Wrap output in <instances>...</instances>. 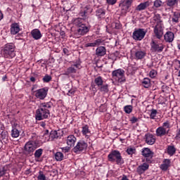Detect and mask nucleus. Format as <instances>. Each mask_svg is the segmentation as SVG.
Instances as JSON below:
<instances>
[{
	"mask_svg": "<svg viewBox=\"0 0 180 180\" xmlns=\"http://www.w3.org/2000/svg\"><path fill=\"white\" fill-rule=\"evenodd\" d=\"M1 55L4 58H13L16 56L15 53V44L13 43L6 44L1 50Z\"/></svg>",
	"mask_w": 180,
	"mask_h": 180,
	"instance_id": "nucleus-1",
	"label": "nucleus"
},
{
	"mask_svg": "<svg viewBox=\"0 0 180 180\" xmlns=\"http://www.w3.org/2000/svg\"><path fill=\"white\" fill-rule=\"evenodd\" d=\"M39 147V143L36 141H28L25 143L24 147V154L30 157L33 155L34 150Z\"/></svg>",
	"mask_w": 180,
	"mask_h": 180,
	"instance_id": "nucleus-2",
	"label": "nucleus"
},
{
	"mask_svg": "<svg viewBox=\"0 0 180 180\" xmlns=\"http://www.w3.org/2000/svg\"><path fill=\"white\" fill-rule=\"evenodd\" d=\"M50 115V110L47 108H38L35 112V119L36 120H44L47 119Z\"/></svg>",
	"mask_w": 180,
	"mask_h": 180,
	"instance_id": "nucleus-3",
	"label": "nucleus"
},
{
	"mask_svg": "<svg viewBox=\"0 0 180 180\" xmlns=\"http://www.w3.org/2000/svg\"><path fill=\"white\" fill-rule=\"evenodd\" d=\"M147 34V31L143 28L135 29L132 34V38L134 40H136L138 41H141L143 40L144 37H146V34Z\"/></svg>",
	"mask_w": 180,
	"mask_h": 180,
	"instance_id": "nucleus-4",
	"label": "nucleus"
},
{
	"mask_svg": "<svg viewBox=\"0 0 180 180\" xmlns=\"http://www.w3.org/2000/svg\"><path fill=\"white\" fill-rule=\"evenodd\" d=\"M165 49V45L159 44L156 41L152 40L150 42V51L151 53H162Z\"/></svg>",
	"mask_w": 180,
	"mask_h": 180,
	"instance_id": "nucleus-5",
	"label": "nucleus"
},
{
	"mask_svg": "<svg viewBox=\"0 0 180 180\" xmlns=\"http://www.w3.org/2000/svg\"><path fill=\"white\" fill-rule=\"evenodd\" d=\"M153 33L156 39L161 40L162 36H164V26L162 23H157L153 28Z\"/></svg>",
	"mask_w": 180,
	"mask_h": 180,
	"instance_id": "nucleus-6",
	"label": "nucleus"
},
{
	"mask_svg": "<svg viewBox=\"0 0 180 180\" xmlns=\"http://www.w3.org/2000/svg\"><path fill=\"white\" fill-rule=\"evenodd\" d=\"M141 154L145 157V158H146V162L148 164H151V160H153V157H154V152L151 151L148 148H143L142 149Z\"/></svg>",
	"mask_w": 180,
	"mask_h": 180,
	"instance_id": "nucleus-7",
	"label": "nucleus"
},
{
	"mask_svg": "<svg viewBox=\"0 0 180 180\" xmlns=\"http://www.w3.org/2000/svg\"><path fill=\"white\" fill-rule=\"evenodd\" d=\"M86 148H88V143L84 141H79L73 148V151L78 154L79 153H82V151H85Z\"/></svg>",
	"mask_w": 180,
	"mask_h": 180,
	"instance_id": "nucleus-8",
	"label": "nucleus"
},
{
	"mask_svg": "<svg viewBox=\"0 0 180 180\" xmlns=\"http://www.w3.org/2000/svg\"><path fill=\"white\" fill-rule=\"evenodd\" d=\"M89 32V27L86 25L83 24L80 27H78L77 29L75 31V36L79 37L80 36H84Z\"/></svg>",
	"mask_w": 180,
	"mask_h": 180,
	"instance_id": "nucleus-9",
	"label": "nucleus"
},
{
	"mask_svg": "<svg viewBox=\"0 0 180 180\" xmlns=\"http://www.w3.org/2000/svg\"><path fill=\"white\" fill-rule=\"evenodd\" d=\"M113 77H116L118 82H126V77H124V70L118 69L113 71Z\"/></svg>",
	"mask_w": 180,
	"mask_h": 180,
	"instance_id": "nucleus-10",
	"label": "nucleus"
},
{
	"mask_svg": "<svg viewBox=\"0 0 180 180\" xmlns=\"http://www.w3.org/2000/svg\"><path fill=\"white\" fill-rule=\"evenodd\" d=\"M47 92H49V89L47 88L39 89L34 91V96H36L37 99L43 101L45 99L46 96H47Z\"/></svg>",
	"mask_w": 180,
	"mask_h": 180,
	"instance_id": "nucleus-11",
	"label": "nucleus"
},
{
	"mask_svg": "<svg viewBox=\"0 0 180 180\" xmlns=\"http://www.w3.org/2000/svg\"><path fill=\"white\" fill-rule=\"evenodd\" d=\"M113 161H115L117 165L124 164V160H123L122 154L119 150H113Z\"/></svg>",
	"mask_w": 180,
	"mask_h": 180,
	"instance_id": "nucleus-12",
	"label": "nucleus"
},
{
	"mask_svg": "<svg viewBox=\"0 0 180 180\" xmlns=\"http://www.w3.org/2000/svg\"><path fill=\"white\" fill-rule=\"evenodd\" d=\"M175 39V34L171 31H167L164 34V40L166 43H172Z\"/></svg>",
	"mask_w": 180,
	"mask_h": 180,
	"instance_id": "nucleus-13",
	"label": "nucleus"
},
{
	"mask_svg": "<svg viewBox=\"0 0 180 180\" xmlns=\"http://www.w3.org/2000/svg\"><path fill=\"white\" fill-rule=\"evenodd\" d=\"M87 13H92V7L89 5H86V6L82 7V9L80 10L79 15L82 18L84 16H86Z\"/></svg>",
	"mask_w": 180,
	"mask_h": 180,
	"instance_id": "nucleus-14",
	"label": "nucleus"
},
{
	"mask_svg": "<svg viewBox=\"0 0 180 180\" xmlns=\"http://www.w3.org/2000/svg\"><path fill=\"white\" fill-rule=\"evenodd\" d=\"M151 5V2L150 1H146L145 2L141 3L139 5H138L135 10L138 11L139 12L141 11H146L148 6Z\"/></svg>",
	"mask_w": 180,
	"mask_h": 180,
	"instance_id": "nucleus-15",
	"label": "nucleus"
},
{
	"mask_svg": "<svg viewBox=\"0 0 180 180\" xmlns=\"http://www.w3.org/2000/svg\"><path fill=\"white\" fill-rule=\"evenodd\" d=\"M133 4V0H124L122 6V11H124V13L129 12V8Z\"/></svg>",
	"mask_w": 180,
	"mask_h": 180,
	"instance_id": "nucleus-16",
	"label": "nucleus"
},
{
	"mask_svg": "<svg viewBox=\"0 0 180 180\" xmlns=\"http://www.w3.org/2000/svg\"><path fill=\"white\" fill-rule=\"evenodd\" d=\"M168 133H169V129L167 130V129L162 127H159L156 129V136H158V137H162V136H167Z\"/></svg>",
	"mask_w": 180,
	"mask_h": 180,
	"instance_id": "nucleus-17",
	"label": "nucleus"
},
{
	"mask_svg": "<svg viewBox=\"0 0 180 180\" xmlns=\"http://www.w3.org/2000/svg\"><path fill=\"white\" fill-rule=\"evenodd\" d=\"M150 165L148 163H143V165H139L136 169V172L141 175V174H144L147 169H148Z\"/></svg>",
	"mask_w": 180,
	"mask_h": 180,
	"instance_id": "nucleus-18",
	"label": "nucleus"
},
{
	"mask_svg": "<svg viewBox=\"0 0 180 180\" xmlns=\"http://www.w3.org/2000/svg\"><path fill=\"white\" fill-rule=\"evenodd\" d=\"M77 142V138L74 135H70L67 137L66 143L68 147H74Z\"/></svg>",
	"mask_w": 180,
	"mask_h": 180,
	"instance_id": "nucleus-19",
	"label": "nucleus"
},
{
	"mask_svg": "<svg viewBox=\"0 0 180 180\" xmlns=\"http://www.w3.org/2000/svg\"><path fill=\"white\" fill-rule=\"evenodd\" d=\"M145 139L146 144H148L149 146H153V144L155 143V138L154 137V135L151 134H146L145 135Z\"/></svg>",
	"mask_w": 180,
	"mask_h": 180,
	"instance_id": "nucleus-20",
	"label": "nucleus"
},
{
	"mask_svg": "<svg viewBox=\"0 0 180 180\" xmlns=\"http://www.w3.org/2000/svg\"><path fill=\"white\" fill-rule=\"evenodd\" d=\"M95 54L96 57H103V56L106 55V48L105 46H98L96 49Z\"/></svg>",
	"mask_w": 180,
	"mask_h": 180,
	"instance_id": "nucleus-21",
	"label": "nucleus"
},
{
	"mask_svg": "<svg viewBox=\"0 0 180 180\" xmlns=\"http://www.w3.org/2000/svg\"><path fill=\"white\" fill-rule=\"evenodd\" d=\"M20 32V27L19 24L15 22L11 25V34H18Z\"/></svg>",
	"mask_w": 180,
	"mask_h": 180,
	"instance_id": "nucleus-22",
	"label": "nucleus"
},
{
	"mask_svg": "<svg viewBox=\"0 0 180 180\" xmlns=\"http://www.w3.org/2000/svg\"><path fill=\"white\" fill-rule=\"evenodd\" d=\"M31 35L32 36L34 40H40L41 39V32L39 29H34L32 30Z\"/></svg>",
	"mask_w": 180,
	"mask_h": 180,
	"instance_id": "nucleus-23",
	"label": "nucleus"
},
{
	"mask_svg": "<svg viewBox=\"0 0 180 180\" xmlns=\"http://www.w3.org/2000/svg\"><path fill=\"white\" fill-rule=\"evenodd\" d=\"M147 55L145 51L138 50L135 52V59L136 60H143L144 57Z\"/></svg>",
	"mask_w": 180,
	"mask_h": 180,
	"instance_id": "nucleus-24",
	"label": "nucleus"
},
{
	"mask_svg": "<svg viewBox=\"0 0 180 180\" xmlns=\"http://www.w3.org/2000/svg\"><path fill=\"white\" fill-rule=\"evenodd\" d=\"M105 9L103 8H98L96 11V16L98 18V20H102L105 18Z\"/></svg>",
	"mask_w": 180,
	"mask_h": 180,
	"instance_id": "nucleus-25",
	"label": "nucleus"
},
{
	"mask_svg": "<svg viewBox=\"0 0 180 180\" xmlns=\"http://www.w3.org/2000/svg\"><path fill=\"white\" fill-rule=\"evenodd\" d=\"M102 43L101 39H98L95 40L94 42H89L84 44V47H96V46H100Z\"/></svg>",
	"mask_w": 180,
	"mask_h": 180,
	"instance_id": "nucleus-26",
	"label": "nucleus"
},
{
	"mask_svg": "<svg viewBox=\"0 0 180 180\" xmlns=\"http://www.w3.org/2000/svg\"><path fill=\"white\" fill-rule=\"evenodd\" d=\"M60 137V134H58V132L56 130H52L49 134V141H53V140H56Z\"/></svg>",
	"mask_w": 180,
	"mask_h": 180,
	"instance_id": "nucleus-27",
	"label": "nucleus"
},
{
	"mask_svg": "<svg viewBox=\"0 0 180 180\" xmlns=\"http://www.w3.org/2000/svg\"><path fill=\"white\" fill-rule=\"evenodd\" d=\"M170 165H171V160L169 159H165L163 161V164L160 165V168L161 169H162V171H167V169L169 168Z\"/></svg>",
	"mask_w": 180,
	"mask_h": 180,
	"instance_id": "nucleus-28",
	"label": "nucleus"
},
{
	"mask_svg": "<svg viewBox=\"0 0 180 180\" xmlns=\"http://www.w3.org/2000/svg\"><path fill=\"white\" fill-rule=\"evenodd\" d=\"M82 133L84 136H86V139H89L91 136V131L89 130V127L88 125H84L82 127Z\"/></svg>",
	"mask_w": 180,
	"mask_h": 180,
	"instance_id": "nucleus-29",
	"label": "nucleus"
},
{
	"mask_svg": "<svg viewBox=\"0 0 180 180\" xmlns=\"http://www.w3.org/2000/svg\"><path fill=\"white\" fill-rule=\"evenodd\" d=\"M16 126L17 124H14L11 130V137H13V139H17V137H19L20 134V132L19 131V130L16 129Z\"/></svg>",
	"mask_w": 180,
	"mask_h": 180,
	"instance_id": "nucleus-30",
	"label": "nucleus"
},
{
	"mask_svg": "<svg viewBox=\"0 0 180 180\" xmlns=\"http://www.w3.org/2000/svg\"><path fill=\"white\" fill-rule=\"evenodd\" d=\"M72 23H73V25H75V26H77V27L82 26V25H85V24H84V19H82L81 18H75L73 20Z\"/></svg>",
	"mask_w": 180,
	"mask_h": 180,
	"instance_id": "nucleus-31",
	"label": "nucleus"
},
{
	"mask_svg": "<svg viewBox=\"0 0 180 180\" xmlns=\"http://www.w3.org/2000/svg\"><path fill=\"white\" fill-rule=\"evenodd\" d=\"M70 74H77V69L72 65L66 70L65 75H70Z\"/></svg>",
	"mask_w": 180,
	"mask_h": 180,
	"instance_id": "nucleus-32",
	"label": "nucleus"
},
{
	"mask_svg": "<svg viewBox=\"0 0 180 180\" xmlns=\"http://www.w3.org/2000/svg\"><path fill=\"white\" fill-rule=\"evenodd\" d=\"M179 0H167L166 5L169 6V8H174L176 5H178Z\"/></svg>",
	"mask_w": 180,
	"mask_h": 180,
	"instance_id": "nucleus-33",
	"label": "nucleus"
},
{
	"mask_svg": "<svg viewBox=\"0 0 180 180\" xmlns=\"http://www.w3.org/2000/svg\"><path fill=\"white\" fill-rule=\"evenodd\" d=\"M176 152V148H175V146H169L167 147V154L170 156L174 155L175 153Z\"/></svg>",
	"mask_w": 180,
	"mask_h": 180,
	"instance_id": "nucleus-34",
	"label": "nucleus"
},
{
	"mask_svg": "<svg viewBox=\"0 0 180 180\" xmlns=\"http://www.w3.org/2000/svg\"><path fill=\"white\" fill-rule=\"evenodd\" d=\"M94 82L97 86H102L103 84V79H102V77L99 76L94 79Z\"/></svg>",
	"mask_w": 180,
	"mask_h": 180,
	"instance_id": "nucleus-35",
	"label": "nucleus"
},
{
	"mask_svg": "<svg viewBox=\"0 0 180 180\" xmlns=\"http://www.w3.org/2000/svg\"><path fill=\"white\" fill-rule=\"evenodd\" d=\"M142 85L144 86V88H150V85H151V82L150 81V79L145 78L142 81Z\"/></svg>",
	"mask_w": 180,
	"mask_h": 180,
	"instance_id": "nucleus-36",
	"label": "nucleus"
},
{
	"mask_svg": "<svg viewBox=\"0 0 180 180\" xmlns=\"http://www.w3.org/2000/svg\"><path fill=\"white\" fill-rule=\"evenodd\" d=\"M161 6H164V2L161 0H155L153 3V8H161Z\"/></svg>",
	"mask_w": 180,
	"mask_h": 180,
	"instance_id": "nucleus-37",
	"label": "nucleus"
},
{
	"mask_svg": "<svg viewBox=\"0 0 180 180\" xmlns=\"http://www.w3.org/2000/svg\"><path fill=\"white\" fill-rule=\"evenodd\" d=\"M63 158H64V155L63 154V153L57 152L55 154V159L56 160V161H63Z\"/></svg>",
	"mask_w": 180,
	"mask_h": 180,
	"instance_id": "nucleus-38",
	"label": "nucleus"
},
{
	"mask_svg": "<svg viewBox=\"0 0 180 180\" xmlns=\"http://www.w3.org/2000/svg\"><path fill=\"white\" fill-rule=\"evenodd\" d=\"M158 115V111L154 108L150 110V119H152L153 120H155V116Z\"/></svg>",
	"mask_w": 180,
	"mask_h": 180,
	"instance_id": "nucleus-39",
	"label": "nucleus"
},
{
	"mask_svg": "<svg viewBox=\"0 0 180 180\" xmlns=\"http://www.w3.org/2000/svg\"><path fill=\"white\" fill-rule=\"evenodd\" d=\"M124 110L125 113H127L128 115H130L131 112H133V105H125L124 107Z\"/></svg>",
	"mask_w": 180,
	"mask_h": 180,
	"instance_id": "nucleus-40",
	"label": "nucleus"
},
{
	"mask_svg": "<svg viewBox=\"0 0 180 180\" xmlns=\"http://www.w3.org/2000/svg\"><path fill=\"white\" fill-rule=\"evenodd\" d=\"M42 154H43V149L39 148L35 151L34 155L35 158H40L41 157Z\"/></svg>",
	"mask_w": 180,
	"mask_h": 180,
	"instance_id": "nucleus-41",
	"label": "nucleus"
},
{
	"mask_svg": "<svg viewBox=\"0 0 180 180\" xmlns=\"http://www.w3.org/2000/svg\"><path fill=\"white\" fill-rule=\"evenodd\" d=\"M127 153L129 155H133L136 153V148H128L127 149Z\"/></svg>",
	"mask_w": 180,
	"mask_h": 180,
	"instance_id": "nucleus-42",
	"label": "nucleus"
},
{
	"mask_svg": "<svg viewBox=\"0 0 180 180\" xmlns=\"http://www.w3.org/2000/svg\"><path fill=\"white\" fill-rule=\"evenodd\" d=\"M38 180H46V175L43 174L42 171H39V175L37 176Z\"/></svg>",
	"mask_w": 180,
	"mask_h": 180,
	"instance_id": "nucleus-43",
	"label": "nucleus"
},
{
	"mask_svg": "<svg viewBox=\"0 0 180 180\" xmlns=\"http://www.w3.org/2000/svg\"><path fill=\"white\" fill-rule=\"evenodd\" d=\"M153 20L157 22V23H161V15L160 14H155L153 17Z\"/></svg>",
	"mask_w": 180,
	"mask_h": 180,
	"instance_id": "nucleus-44",
	"label": "nucleus"
},
{
	"mask_svg": "<svg viewBox=\"0 0 180 180\" xmlns=\"http://www.w3.org/2000/svg\"><path fill=\"white\" fill-rule=\"evenodd\" d=\"M43 82H50L51 81V76L49 75H46L43 79H42Z\"/></svg>",
	"mask_w": 180,
	"mask_h": 180,
	"instance_id": "nucleus-45",
	"label": "nucleus"
},
{
	"mask_svg": "<svg viewBox=\"0 0 180 180\" xmlns=\"http://www.w3.org/2000/svg\"><path fill=\"white\" fill-rule=\"evenodd\" d=\"M162 127H163V129H170L171 128V124H169V121H166L163 123Z\"/></svg>",
	"mask_w": 180,
	"mask_h": 180,
	"instance_id": "nucleus-46",
	"label": "nucleus"
},
{
	"mask_svg": "<svg viewBox=\"0 0 180 180\" xmlns=\"http://www.w3.org/2000/svg\"><path fill=\"white\" fill-rule=\"evenodd\" d=\"M2 140L8 139V131H3L1 133Z\"/></svg>",
	"mask_w": 180,
	"mask_h": 180,
	"instance_id": "nucleus-47",
	"label": "nucleus"
},
{
	"mask_svg": "<svg viewBox=\"0 0 180 180\" xmlns=\"http://www.w3.org/2000/svg\"><path fill=\"white\" fill-rule=\"evenodd\" d=\"M100 91L101 92H108V91H109V89H108V85H101Z\"/></svg>",
	"mask_w": 180,
	"mask_h": 180,
	"instance_id": "nucleus-48",
	"label": "nucleus"
},
{
	"mask_svg": "<svg viewBox=\"0 0 180 180\" xmlns=\"http://www.w3.org/2000/svg\"><path fill=\"white\" fill-rule=\"evenodd\" d=\"M149 75L150 78H155V76L157 75V71H155V70H152L150 72Z\"/></svg>",
	"mask_w": 180,
	"mask_h": 180,
	"instance_id": "nucleus-49",
	"label": "nucleus"
},
{
	"mask_svg": "<svg viewBox=\"0 0 180 180\" xmlns=\"http://www.w3.org/2000/svg\"><path fill=\"white\" fill-rule=\"evenodd\" d=\"M130 122L132 124H134V123H137V122H139V118L132 117L130 118Z\"/></svg>",
	"mask_w": 180,
	"mask_h": 180,
	"instance_id": "nucleus-50",
	"label": "nucleus"
},
{
	"mask_svg": "<svg viewBox=\"0 0 180 180\" xmlns=\"http://www.w3.org/2000/svg\"><path fill=\"white\" fill-rule=\"evenodd\" d=\"M6 174V169L5 167H0V177Z\"/></svg>",
	"mask_w": 180,
	"mask_h": 180,
	"instance_id": "nucleus-51",
	"label": "nucleus"
},
{
	"mask_svg": "<svg viewBox=\"0 0 180 180\" xmlns=\"http://www.w3.org/2000/svg\"><path fill=\"white\" fill-rule=\"evenodd\" d=\"M108 160H110L111 162H113V150H112L108 155Z\"/></svg>",
	"mask_w": 180,
	"mask_h": 180,
	"instance_id": "nucleus-52",
	"label": "nucleus"
},
{
	"mask_svg": "<svg viewBox=\"0 0 180 180\" xmlns=\"http://www.w3.org/2000/svg\"><path fill=\"white\" fill-rule=\"evenodd\" d=\"M115 29H117V30L122 29V25H120V22H115Z\"/></svg>",
	"mask_w": 180,
	"mask_h": 180,
	"instance_id": "nucleus-53",
	"label": "nucleus"
},
{
	"mask_svg": "<svg viewBox=\"0 0 180 180\" xmlns=\"http://www.w3.org/2000/svg\"><path fill=\"white\" fill-rule=\"evenodd\" d=\"M74 68H77L78 70H81V64L79 63H75L74 65H72Z\"/></svg>",
	"mask_w": 180,
	"mask_h": 180,
	"instance_id": "nucleus-54",
	"label": "nucleus"
},
{
	"mask_svg": "<svg viewBox=\"0 0 180 180\" xmlns=\"http://www.w3.org/2000/svg\"><path fill=\"white\" fill-rule=\"evenodd\" d=\"M63 51L66 56H70V51H68L66 48H64L63 49Z\"/></svg>",
	"mask_w": 180,
	"mask_h": 180,
	"instance_id": "nucleus-55",
	"label": "nucleus"
},
{
	"mask_svg": "<svg viewBox=\"0 0 180 180\" xmlns=\"http://www.w3.org/2000/svg\"><path fill=\"white\" fill-rule=\"evenodd\" d=\"M70 150V147H64L62 148V151L63 153H68V151Z\"/></svg>",
	"mask_w": 180,
	"mask_h": 180,
	"instance_id": "nucleus-56",
	"label": "nucleus"
},
{
	"mask_svg": "<svg viewBox=\"0 0 180 180\" xmlns=\"http://www.w3.org/2000/svg\"><path fill=\"white\" fill-rule=\"evenodd\" d=\"M39 108H41V109H47V103H42V104H41Z\"/></svg>",
	"mask_w": 180,
	"mask_h": 180,
	"instance_id": "nucleus-57",
	"label": "nucleus"
},
{
	"mask_svg": "<svg viewBox=\"0 0 180 180\" xmlns=\"http://www.w3.org/2000/svg\"><path fill=\"white\" fill-rule=\"evenodd\" d=\"M172 22H174L175 23H178V22H179L178 17L173 18H172Z\"/></svg>",
	"mask_w": 180,
	"mask_h": 180,
	"instance_id": "nucleus-58",
	"label": "nucleus"
},
{
	"mask_svg": "<svg viewBox=\"0 0 180 180\" xmlns=\"http://www.w3.org/2000/svg\"><path fill=\"white\" fill-rule=\"evenodd\" d=\"M30 80L31 81V82H36V78H34V77H31L30 78Z\"/></svg>",
	"mask_w": 180,
	"mask_h": 180,
	"instance_id": "nucleus-59",
	"label": "nucleus"
},
{
	"mask_svg": "<svg viewBox=\"0 0 180 180\" xmlns=\"http://www.w3.org/2000/svg\"><path fill=\"white\" fill-rule=\"evenodd\" d=\"M108 5H113V0H107Z\"/></svg>",
	"mask_w": 180,
	"mask_h": 180,
	"instance_id": "nucleus-60",
	"label": "nucleus"
},
{
	"mask_svg": "<svg viewBox=\"0 0 180 180\" xmlns=\"http://www.w3.org/2000/svg\"><path fill=\"white\" fill-rule=\"evenodd\" d=\"M40 126H41V127H46V122H41L40 123Z\"/></svg>",
	"mask_w": 180,
	"mask_h": 180,
	"instance_id": "nucleus-61",
	"label": "nucleus"
},
{
	"mask_svg": "<svg viewBox=\"0 0 180 180\" xmlns=\"http://www.w3.org/2000/svg\"><path fill=\"white\" fill-rule=\"evenodd\" d=\"M176 137L177 139H180V129L179 130L178 133L176 134Z\"/></svg>",
	"mask_w": 180,
	"mask_h": 180,
	"instance_id": "nucleus-62",
	"label": "nucleus"
},
{
	"mask_svg": "<svg viewBox=\"0 0 180 180\" xmlns=\"http://www.w3.org/2000/svg\"><path fill=\"white\" fill-rule=\"evenodd\" d=\"M121 180H129V179H127V176L124 175Z\"/></svg>",
	"mask_w": 180,
	"mask_h": 180,
	"instance_id": "nucleus-63",
	"label": "nucleus"
},
{
	"mask_svg": "<svg viewBox=\"0 0 180 180\" xmlns=\"http://www.w3.org/2000/svg\"><path fill=\"white\" fill-rule=\"evenodd\" d=\"M7 79H8V77H7L6 75H5V76H4V77H2V80H3V81H6Z\"/></svg>",
	"mask_w": 180,
	"mask_h": 180,
	"instance_id": "nucleus-64",
	"label": "nucleus"
}]
</instances>
